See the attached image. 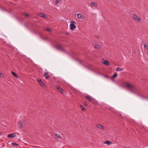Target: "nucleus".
Returning a JSON list of instances; mask_svg holds the SVG:
<instances>
[{"instance_id":"nucleus-1","label":"nucleus","mask_w":148,"mask_h":148,"mask_svg":"<svg viewBox=\"0 0 148 148\" xmlns=\"http://www.w3.org/2000/svg\"><path fill=\"white\" fill-rule=\"evenodd\" d=\"M124 84L129 90L130 91L134 93H136L137 92V89L133 85L127 82H124Z\"/></svg>"},{"instance_id":"nucleus-2","label":"nucleus","mask_w":148,"mask_h":148,"mask_svg":"<svg viewBox=\"0 0 148 148\" xmlns=\"http://www.w3.org/2000/svg\"><path fill=\"white\" fill-rule=\"evenodd\" d=\"M18 124L19 128L21 129L22 128L23 125L25 126L27 125L26 121L25 120H23L22 121H19L18 122Z\"/></svg>"},{"instance_id":"nucleus-3","label":"nucleus","mask_w":148,"mask_h":148,"mask_svg":"<svg viewBox=\"0 0 148 148\" xmlns=\"http://www.w3.org/2000/svg\"><path fill=\"white\" fill-rule=\"evenodd\" d=\"M76 24V23L74 21H71L70 25V29L71 30H73L76 28V25L74 24Z\"/></svg>"},{"instance_id":"nucleus-4","label":"nucleus","mask_w":148,"mask_h":148,"mask_svg":"<svg viewBox=\"0 0 148 148\" xmlns=\"http://www.w3.org/2000/svg\"><path fill=\"white\" fill-rule=\"evenodd\" d=\"M85 98L87 99V100L89 101L90 102H93L94 100V99L92 98L90 96L88 95H87L85 96Z\"/></svg>"},{"instance_id":"nucleus-5","label":"nucleus","mask_w":148,"mask_h":148,"mask_svg":"<svg viewBox=\"0 0 148 148\" xmlns=\"http://www.w3.org/2000/svg\"><path fill=\"white\" fill-rule=\"evenodd\" d=\"M57 49L58 50H60L62 51H64V49L62 48V46L61 45H58L56 47Z\"/></svg>"},{"instance_id":"nucleus-6","label":"nucleus","mask_w":148,"mask_h":148,"mask_svg":"<svg viewBox=\"0 0 148 148\" xmlns=\"http://www.w3.org/2000/svg\"><path fill=\"white\" fill-rule=\"evenodd\" d=\"M132 16L133 18L135 21H137L138 22L140 21V20H141L140 18L138 17L136 15L134 14L132 15Z\"/></svg>"},{"instance_id":"nucleus-7","label":"nucleus","mask_w":148,"mask_h":148,"mask_svg":"<svg viewBox=\"0 0 148 148\" xmlns=\"http://www.w3.org/2000/svg\"><path fill=\"white\" fill-rule=\"evenodd\" d=\"M37 82L39 83L40 84L42 87H44L45 85L42 82L41 80L40 79H37Z\"/></svg>"},{"instance_id":"nucleus-8","label":"nucleus","mask_w":148,"mask_h":148,"mask_svg":"<svg viewBox=\"0 0 148 148\" xmlns=\"http://www.w3.org/2000/svg\"><path fill=\"white\" fill-rule=\"evenodd\" d=\"M49 72H46V73H44V76L45 77L46 79H49V76L48 75Z\"/></svg>"},{"instance_id":"nucleus-9","label":"nucleus","mask_w":148,"mask_h":148,"mask_svg":"<svg viewBox=\"0 0 148 148\" xmlns=\"http://www.w3.org/2000/svg\"><path fill=\"white\" fill-rule=\"evenodd\" d=\"M16 136V134L14 133H12L8 135L7 136L8 137L13 138Z\"/></svg>"},{"instance_id":"nucleus-10","label":"nucleus","mask_w":148,"mask_h":148,"mask_svg":"<svg viewBox=\"0 0 148 148\" xmlns=\"http://www.w3.org/2000/svg\"><path fill=\"white\" fill-rule=\"evenodd\" d=\"M97 127L101 129L102 130H103L104 128V127L101 124H97Z\"/></svg>"},{"instance_id":"nucleus-11","label":"nucleus","mask_w":148,"mask_h":148,"mask_svg":"<svg viewBox=\"0 0 148 148\" xmlns=\"http://www.w3.org/2000/svg\"><path fill=\"white\" fill-rule=\"evenodd\" d=\"M90 5L92 6L97 7V4L96 3L91 2L90 3Z\"/></svg>"},{"instance_id":"nucleus-12","label":"nucleus","mask_w":148,"mask_h":148,"mask_svg":"<svg viewBox=\"0 0 148 148\" xmlns=\"http://www.w3.org/2000/svg\"><path fill=\"white\" fill-rule=\"evenodd\" d=\"M123 69L122 68L117 67L115 69L116 71H123Z\"/></svg>"},{"instance_id":"nucleus-13","label":"nucleus","mask_w":148,"mask_h":148,"mask_svg":"<svg viewBox=\"0 0 148 148\" xmlns=\"http://www.w3.org/2000/svg\"><path fill=\"white\" fill-rule=\"evenodd\" d=\"M39 15L41 16L42 17L45 18V17H46V16L45 15V14H44L42 13H39Z\"/></svg>"},{"instance_id":"nucleus-14","label":"nucleus","mask_w":148,"mask_h":148,"mask_svg":"<svg viewBox=\"0 0 148 148\" xmlns=\"http://www.w3.org/2000/svg\"><path fill=\"white\" fill-rule=\"evenodd\" d=\"M104 143L105 144H107L108 145H111V144H112V143L109 141H106L105 142V143Z\"/></svg>"},{"instance_id":"nucleus-15","label":"nucleus","mask_w":148,"mask_h":148,"mask_svg":"<svg viewBox=\"0 0 148 148\" xmlns=\"http://www.w3.org/2000/svg\"><path fill=\"white\" fill-rule=\"evenodd\" d=\"M103 63L106 65H108L109 64V62L106 60L104 61Z\"/></svg>"},{"instance_id":"nucleus-16","label":"nucleus","mask_w":148,"mask_h":148,"mask_svg":"<svg viewBox=\"0 0 148 148\" xmlns=\"http://www.w3.org/2000/svg\"><path fill=\"white\" fill-rule=\"evenodd\" d=\"M55 136L56 138H61V136L58 134H55Z\"/></svg>"},{"instance_id":"nucleus-17","label":"nucleus","mask_w":148,"mask_h":148,"mask_svg":"<svg viewBox=\"0 0 148 148\" xmlns=\"http://www.w3.org/2000/svg\"><path fill=\"white\" fill-rule=\"evenodd\" d=\"M144 48L145 50H147L148 49V47L147 44L146 43H145L144 44Z\"/></svg>"},{"instance_id":"nucleus-18","label":"nucleus","mask_w":148,"mask_h":148,"mask_svg":"<svg viewBox=\"0 0 148 148\" xmlns=\"http://www.w3.org/2000/svg\"><path fill=\"white\" fill-rule=\"evenodd\" d=\"M12 73L14 77L16 78H18V76L17 74L14 72H12Z\"/></svg>"},{"instance_id":"nucleus-19","label":"nucleus","mask_w":148,"mask_h":148,"mask_svg":"<svg viewBox=\"0 0 148 148\" xmlns=\"http://www.w3.org/2000/svg\"><path fill=\"white\" fill-rule=\"evenodd\" d=\"M77 16L78 18H81L82 17V15L81 14H77Z\"/></svg>"},{"instance_id":"nucleus-20","label":"nucleus","mask_w":148,"mask_h":148,"mask_svg":"<svg viewBox=\"0 0 148 148\" xmlns=\"http://www.w3.org/2000/svg\"><path fill=\"white\" fill-rule=\"evenodd\" d=\"M22 15L26 17L28 16H29V15L28 14L25 13H22Z\"/></svg>"},{"instance_id":"nucleus-21","label":"nucleus","mask_w":148,"mask_h":148,"mask_svg":"<svg viewBox=\"0 0 148 148\" xmlns=\"http://www.w3.org/2000/svg\"><path fill=\"white\" fill-rule=\"evenodd\" d=\"M117 75L116 73H115L114 75L112 76V77L113 78H115L116 77H117Z\"/></svg>"},{"instance_id":"nucleus-22","label":"nucleus","mask_w":148,"mask_h":148,"mask_svg":"<svg viewBox=\"0 0 148 148\" xmlns=\"http://www.w3.org/2000/svg\"><path fill=\"white\" fill-rule=\"evenodd\" d=\"M94 47L95 48H97V49H99L100 48V47L99 45H95V46Z\"/></svg>"},{"instance_id":"nucleus-23","label":"nucleus","mask_w":148,"mask_h":148,"mask_svg":"<svg viewBox=\"0 0 148 148\" xmlns=\"http://www.w3.org/2000/svg\"><path fill=\"white\" fill-rule=\"evenodd\" d=\"M80 106L82 111H83L85 110V109L82 105H80Z\"/></svg>"},{"instance_id":"nucleus-24","label":"nucleus","mask_w":148,"mask_h":148,"mask_svg":"<svg viewBox=\"0 0 148 148\" xmlns=\"http://www.w3.org/2000/svg\"><path fill=\"white\" fill-rule=\"evenodd\" d=\"M58 90L61 93H62L63 92V90L61 88L60 89Z\"/></svg>"},{"instance_id":"nucleus-25","label":"nucleus","mask_w":148,"mask_h":148,"mask_svg":"<svg viewBox=\"0 0 148 148\" xmlns=\"http://www.w3.org/2000/svg\"><path fill=\"white\" fill-rule=\"evenodd\" d=\"M12 145H14V146H17V145H19L17 144V143H12Z\"/></svg>"},{"instance_id":"nucleus-26","label":"nucleus","mask_w":148,"mask_h":148,"mask_svg":"<svg viewBox=\"0 0 148 148\" xmlns=\"http://www.w3.org/2000/svg\"><path fill=\"white\" fill-rule=\"evenodd\" d=\"M45 30L47 31H48V32H50L51 31V30L50 29L48 28H45Z\"/></svg>"},{"instance_id":"nucleus-27","label":"nucleus","mask_w":148,"mask_h":148,"mask_svg":"<svg viewBox=\"0 0 148 148\" xmlns=\"http://www.w3.org/2000/svg\"><path fill=\"white\" fill-rule=\"evenodd\" d=\"M60 1V0H57L56 1H55V3L56 4H58L59 2Z\"/></svg>"},{"instance_id":"nucleus-28","label":"nucleus","mask_w":148,"mask_h":148,"mask_svg":"<svg viewBox=\"0 0 148 148\" xmlns=\"http://www.w3.org/2000/svg\"><path fill=\"white\" fill-rule=\"evenodd\" d=\"M56 88L58 90L60 89V86L58 85L56 86Z\"/></svg>"},{"instance_id":"nucleus-29","label":"nucleus","mask_w":148,"mask_h":148,"mask_svg":"<svg viewBox=\"0 0 148 148\" xmlns=\"http://www.w3.org/2000/svg\"><path fill=\"white\" fill-rule=\"evenodd\" d=\"M84 106H88L87 103H85V102H84Z\"/></svg>"},{"instance_id":"nucleus-30","label":"nucleus","mask_w":148,"mask_h":148,"mask_svg":"<svg viewBox=\"0 0 148 148\" xmlns=\"http://www.w3.org/2000/svg\"><path fill=\"white\" fill-rule=\"evenodd\" d=\"M1 75H2V73H1L0 72V76L1 77Z\"/></svg>"},{"instance_id":"nucleus-31","label":"nucleus","mask_w":148,"mask_h":148,"mask_svg":"<svg viewBox=\"0 0 148 148\" xmlns=\"http://www.w3.org/2000/svg\"><path fill=\"white\" fill-rule=\"evenodd\" d=\"M97 38H98V36H97Z\"/></svg>"}]
</instances>
